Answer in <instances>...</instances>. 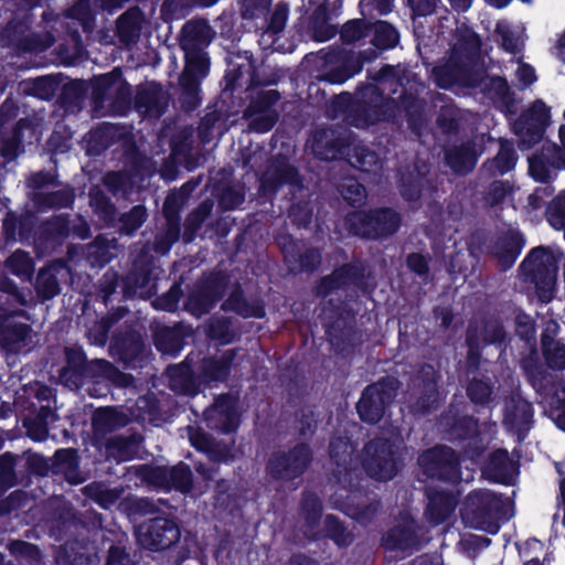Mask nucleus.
Listing matches in <instances>:
<instances>
[{"instance_id":"9","label":"nucleus","mask_w":565,"mask_h":565,"mask_svg":"<svg viewBox=\"0 0 565 565\" xmlns=\"http://www.w3.org/2000/svg\"><path fill=\"white\" fill-rule=\"evenodd\" d=\"M418 462L424 472L431 478L457 481L459 476L458 458L452 449L441 446L422 454Z\"/></svg>"},{"instance_id":"19","label":"nucleus","mask_w":565,"mask_h":565,"mask_svg":"<svg viewBox=\"0 0 565 565\" xmlns=\"http://www.w3.org/2000/svg\"><path fill=\"white\" fill-rule=\"evenodd\" d=\"M384 544L390 550L408 551L417 545V535L413 522L407 523L404 527H395L391 530L384 537Z\"/></svg>"},{"instance_id":"2","label":"nucleus","mask_w":565,"mask_h":565,"mask_svg":"<svg viewBox=\"0 0 565 565\" xmlns=\"http://www.w3.org/2000/svg\"><path fill=\"white\" fill-rule=\"evenodd\" d=\"M520 269L524 281L535 286L540 300L542 302L551 301L557 273V263L554 255L544 247H536L522 262Z\"/></svg>"},{"instance_id":"10","label":"nucleus","mask_w":565,"mask_h":565,"mask_svg":"<svg viewBox=\"0 0 565 565\" xmlns=\"http://www.w3.org/2000/svg\"><path fill=\"white\" fill-rule=\"evenodd\" d=\"M311 454L306 445H299L289 452L275 455L268 463L269 473L276 479L291 480L308 468Z\"/></svg>"},{"instance_id":"39","label":"nucleus","mask_w":565,"mask_h":565,"mask_svg":"<svg viewBox=\"0 0 565 565\" xmlns=\"http://www.w3.org/2000/svg\"><path fill=\"white\" fill-rule=\"evenodd\" d=\"M367 35V29L362 20L347 22L341 30V39L345 43H354Z\"/></svg>"},{"instance_id":"15","label":"nucleus","mask_w":565,"mask_h":565,"mask_svg":"<svg viewBox=\"0 0 565 565\" xmlns=\"http://www.w3.org/2000/svg\"><path fill=\"white\" fill-rule=\"evenodd\" d=\"M478 153L470 142L454 146L448 150L446 160L448 166L459 174L470 172L477 163Z\"/></svg>"},{"instance_id":"45","label":"nucleus","mask_w":565,"mask_h":565,"mask_svg":"<svg viewBox=\"0 0 565 565\" xmlns=\"http://www.w3.org/2000/svg\"><path fill=\"white\" fill-rule=\"evenodd\" d=\"M468 395L475 403H484L491 395V387L481 380L472 381L468 386Z\"/></svg>"},{"instance_id":"63","label":"nucleus","mask_w":565,"mask_h":565,"mask_svg":"<svg viewBox=\"0 0 565 565\" xmlns=\"http://www.w3.org/2000/svg\"><path fill=\"white\" fill-rule=\"evenodd\" d=\"M177 196L174 194L167 196L163 203V214L166 215L168 222H172L177 214Z\"/></svg>"},{"instance_id":"64","label":"nucleus","mask_w":565,"mask_h":565,"mask_svg":"<svg viewBox=\"0 0 565 565\" xmlns=\"http://www.w3.org/2000/svg\"><path fill=\"white\" fill-rule=\"evenodd\" d=\"M557 398L564 404L562 412L557 415L556 424L559 428L565 430V381L561 390L557 392Z\"/></svg>"},{"instance_id":"11","label":"nucleus","mask_w":565,"mask_h":565,"mask_svg":"<svg viewBox=\"0 0 565 565\" xmlns=\"http://www.w3.org/2000/svg\"><path fill=\"white\" fill-rule=\"evenodd\" d=\"M225 280L224 276L215 274L201 282L188 299L186 307L189 311L195 317L207 313L223 295Z\"/></svg>"},{"instance_id":"33","label":"nucleus","mask_w":565,"mask_h":565,"mask_svg":"<svg viewBox=\"0 0 565 565\" xmlns=\"http://www.w3.org/2000/svg\"><path fill=\"white\" fill-rule=\"evenodd\" d=\"M516 333L529 347L532 354H536L535 350V327L534 322L527 315H518L515 320Z\"/></svg>"},{"instance_id":"48","label":"nucleus","mask_w":565,"mask_h":565,"mask_svg":"<svg viewBox=\"0 0 565 565\" xmlns=\"http://www.w3.org/2000/svg\"><path fill=\"white\" fill-rule=\"evenodd\" d=\"M287 18V6L282 3L277 4L270 17L269 29L275 33L280 32L285 28Z\"/></svg>"},{"instance_id":"27","label":"nucleus","mask_w":565,"mask_h":565,"mask_svg":"<svg viewBox=\"0 0 565 565\" xmlns=\"http://www.w3.org/2000/svg\"><path fill=\"white\" fill-rule=\"evenodd\" d=\"M57 468L68 482L77 484L84 481L77 471L78 462L74 450L61 449L55 452Z\"/></svg>"},{"instance_id":"60","label":"nucleus","mask_w":565,"mask_h":565,"mask_svg":"<svg viewBox=\"0 0 565 565\" xmlns=\"http://www.w3.org/2000/svg\"><path fill=\"white\" fill-rule=\"evenodd\" d=\"M127 561L126 553L118 548L111 547L109 550L108 559L106 565H125L124 563Z\"/></svg>"},{"instance_id":"42","label":"nucleus","mask_w":565,"mask_h":565,"mask_svg":"<svg viewBox=\"0 0 565 565\" xmlns=\"http://www.w3.org/2000/svg\"><path fill=\"white\" fill-rule=\"evenodd\" d=\"M495 35L501 39L502 47L510 53H518L520 51V42L513 36L509 25L505 22H498L494 30Z\"/></svg>"},{"instance_id":"16","label":"nucleus","mask_w":565,"mask_h":565,"mask_svg":"<svg viewBox=\"0 0 565 565\" xmlns=\"http://www.w3.org/2000/svg\"><path fill=\"white\" fill-rule=\"evenodd\" d=\"M137 107L150 117H159L167 106V97L157 85L141 89L136 99Z\"/></svg>"},{"instance_id":"1","label":"nucleus","mask_w":565,"mask_h":565,"mask_svg":"<svg viewBox=\"0 0 565 565\" xmlns=\"http://www.w3.org/2000/svg\"><path fill=\"white\" fill-rule=\"evenodd\" d=\"M393 68H383L377 77V84H370L360 95V104L355 107L356 115L350 122L355 127H367L381 120L396 116L399 107L407 111L415 105L407 97H402V84L393 75Z\"/></svg>"},{"instance_id":"5","label":"nucleus","mask_w":565,"mask_h":565,"mask_svg":"<svg viewBox=\"0 0 565 565\" xmlns=\"http://www.w3.org/2000/svg\"><path fill=\"white\" fill-rule=\"evenodd\" d=\"M399 382L394 377H386L365 388L356 408L360 418L366 423H376L384 414L385 406L396 396Z\"/></svg>"},{"instance_id":"54","label":"nucleus","mask_w":565,"mask_h":565,"mask_svg":"<svg viewBox=\"0 0 565 565\" xmlns=\"http://www.w3.org/2000/svg\"><path fill=\"white\" fill-rule=\"evenodd\" d=\"M515 73L523 86H529L536 79L534 68L527 64L519 63Z\"/></svg>"},{"instance_id":"29","label":"nucleus","mask_w":565,"mask_h":565,"mask_svg":"<svg viewBox=\"0 0 565 565\" xmlns=\"http://www.w3.org/2000/svg\"><path fill=\"white\" fill-rule=\"evenodd\" d=\"M35 289L43 300L51 299L60 292L58 280L51 268H44L39 271Z\"/></svg>"},{"instance_id":"21","label":"nucleus","mask_w":565,"mask_h":565,"mask_svg":"<svg viewBox=\"0 0 565 565\" xmlns=\"http://www.w3.org/2000/svg\"><path fill=\"white\" fill-rule=\"evenodd\" d=\"M515 166L514 150L508 143H501L498 154L482 166V172L489 175L504 174Z\"/></svg>"},{"instance_id":"28","label":"nucleus","mask_w":565,"mask_h":565,"mask_svg":"<svg viewBox=\"0 0 565 565\" xmlns=\"http://www.w3.org/2000/svg\"><path fill=\"white\" fill-rule=\"evenodd\" d=\"M542 345L547 365L555 370L565 369V344L552 340L547 334L542 335Z\"/></svg>"},{"instance_id":"24","label":"nucleus","mask_w":565,"mask_h":565,"mask_svg":"<svg viewBox=\"0 0 565 565\" xmlns=\"http://www.w3.org/2000/svg\"><path fill=\"white\" fill-rule=\"evenodd\" d=\"M223 310L234 311L242 317H256L260 318L264 316V309L257 305L248 303L242 296L239 288H235L230 297L222 305Z\"/></svg>"},{"instance_id":"25","label":"nucleus","mask_w":565,"mask_h":565,"mask_svg":"<svg viewBox=\"0 0 565 565\" xmlns=\"http://www.w3.org/2000/svg\"><path fill=\"white\" fill-rule=\"evenodd\" d=\"M212 40V29L202 21H190L183 26V39L191 47L206 46Z\"/></svg>"},{"instance_id":"34","label":"nucleus","mask_w":565,"mask_h":565,"mask_svg":"<svg viewBox=\"0 0 565 565\" xmlns=\"http://www.w3.org/2000/svg\"><path fill=\"white\" fill-rule=\"evenodd\" d=\"M340 191L343 199L351 205H360L366 198L365 189L353 178L345 179Z\"/></svg>"},{"instance_id":"52","label":"nucleus","mask_w":565,"mask_h":565,"mask_svg":"<svg viewBox=\"0 0 565 565\" xmlns=\"http://www.w3.org/2000/svg\"><path fill=\"white\" fill-rule=\"evenodd\" d=\"M554 192V188L550 185L536 188L535 191L529 195L527 202L532 209H540L545 198H548Z\"/></svg>"},{"instance_id":"50","label":"nucleus","mask_w":565,"mask_h":565,"mask_svg":"<svg viewBox=\"0 0 565 565\" xmlns=\"http://www.w3.org/2000/svg\"><path fill=\"white\" fill-rule=\"evenodd\" d=\"M417 15L426 17L435 12L438 0H407Z\"/></svg>"},{"instance_id":"6","label":"nucleus","mask_w":565,"mask_h":565,"mask_svg":"<svg viewBox=\"0 0 565 565\" xmlns=\"http://www.w3.org/2000/svg\"><path fill=\"white\" fill-rule=\"evenodd\" d=\"M469 62L470 57L467 50L462 45H455L448 61L433 70L436 84L441 88H450L454 85H471Z\"/></svg>"},{"instance_id":"57","label":"nucleus","mask_w":565,"mask_h":565,"mask_svg":"<svg viewBox=\"0 0 565 565\" xmlns=\"http://www.w3.org/2000/svg\"><path fill=\"white\" fill-rule=\"evenodd\" d=\"M320 263V254L315 250H308L301 257V267L306 270H313Z\"/></svg>"},{"instance_id":"22","label":"nucleus","mask_w":565,"mask_h":565,"mask_svg":"<svg viewBox=\"0 0 565 565\" xmlns=\"http://www.w3.org/2000/svg\"><path fill=\"white\" fill-rule=\"evenodd\" d=\"M244 117L249 119V129L256 132L270 130L277 120V116L273 110L269 108L259 109L256 103L250 104L246 108Z\"/></svg>"},{"instance_id":"51","label":"nucleus","mask_w":565,"mask_h":565,"mask_svg":"<svg viewBox=\"0 0 565 565\" xmlns=\"http://www.w3.org/2000/svg\"><path fill=\"white\" fill-rule=\"evenodd\" d=\"M504 339V331L502 327L497 322H490L487 323L484 327V338L483 342L489 343H497L501 342Z\"/></svg>"},{"instance_id":"31","label":"nucleus","mask_w":565,"mask_h":565,"mask_svg":"<svg viewBox=\"0 0 565 565\" xmlns=\"http://www.w3.org/2000/svg\"><path fill=\"white\" fill-rule=\"evenodd\" d=\"M7 268L15 276L29 279L33 271L32 259L23 250H15L6 262Z\"/></svg>"},{"instance_id":"23","label":"nucleus","mask_w":565,"mask_h":565,"mask_svg":"<svg viewBox=\"0 0 565 565\" xmlns=\"http://www.w3.org/2000/svg\"><path fill=\"white\" fill-rule=\"evenodd\" d=\"M457 505V499L450 494H436L429 499L427 515L438 524L450 515Z\"/></svg>"},{"instance_id":"38","label":"nucleus","mask_w":565,"mask_h":565,"mask_svg":"<svg viewBox=\"0 0 565 565\" xmlns=\"http://www.w3.org/2000/svg\"><path fill=\"white\" fill-rule=\"evenodd\" d=\"M146 217L147 212L145 207L140 205L132 207L127 214L122 215L121 217V231L125 232L127 235H130L143 224Z\"/></svg>"},{"instance_id":"62","label":"nucleus","mask_w":565,"mask_h":565,"mask_svg":"<svg viewBox=\"0 0 565 565\" xmlns=\"http://www.w3.org/2000/svg\"><path fill=\"white\" fill-rule=\"evenodd\" d=\"M128 446H129L128 441L126 439H124L122 437H114L108 443L109 448L117 447L119 449L118 457L120 460H125L128 458V452H127Z\"/></svg>"},{"instance_id":"7","label":"nucleus","mask_w":565,"mask_h":565,"mask_svg":"<svg viewBox=\"0 0 565 565\" xmlns=\"http://www.w3.org/2000/svg\"><path fill=\"white\" fill-rule=\"evenodd\" d=\"M501 500L489 490L471 492L465 502V516L471 522V526L489 532H495L498 525L488 521L495 513Z\"/></svg>"},{"instance_id":"35","label":"nucleus","mask_w":565,"mask_h":565,"mask_svg":"<svg viewBox=\"0 0 565 565\" xmlns=\"http://www.w3.org/2000/svg\"><path fill=\"white\" fill-rule=\"evenodd\" d=\"M169 477L171 484L175 489L182 492L190 491L192 486V473L186 465L180 463L178 466L172 467L169 470Z\"/></svg>"},{"instance_id":"37","label":"nucleus","mask_w":565,"mask_h":565,"mask_svg":"<svg viewBox=\"0 0 565 565\" xmlns=\"http://www.w3.org/2000/svg\"><path fill=\"white\" fill-rule=\"evenodd\" d=\"M207 333L211 339H215L223 344L231 342L234 338V332L230 328V321L224 318L211 320Z\"/></svg>"},{"instance_id":"40","label":"nucleus","mask_w":565,"mask_h":565,"mask_svg":"<svg viewBox=\"0 0 565 565\" xmlns=\"http://www.w3.org/2000/svg\"><path fill=\"white\" fill-rule=\"evenodd\" d=\"M301 510L308 526L312 529L321 515V504L319 499L315 494H307L303 499Z\"/></svg>"},{"instance_id":"46","label":"nucleus","mask_w":565,"mask_h":565,"mask_svg":"<svg viewBox=\"0 0 565 565\" xmlns=\"http://www.w3.org/2000/svg\"><path fill=\"white\" fill-rule=\"evenodd\" d=\"M353 451V446L347 438H338L330 444V455L332 458L340 461L345 462L347 458L351 456Z\"/></svg>"},{"instance_id":"49","label":"nucleus","mask_w":565,"mask_h":565,"mask_svg":"<svg viewBox=\"0 0 565 565\" xmlns=\"http://www.w3.org/2000/svg\"><path fill=\"white\" fill-rule=\"evenodd\" d=\"M376 511H377V505L376 504H369V505L363 507V508H360V507H355V508L348 507L344 510V513H347L352 519L358 520L359 522L365 523V522H367L371 519V516H373L375 514Z\"/></svg>"},{"instance_id":"13","label":"nucleus","mask_w":565,"mask_h":565,"mask_svg":"<svg viewBox=\"0 0 565 565\" xmlns=\"http://www.w3.org/2000/svg\"><path fill=\"white\" fill-rule=\"evenodd\" d=\"M532 417V406L519 395L512 396L505 403L503 424L509 429L522 430L526 428Z\"/></svg>"},{"instance_id":"20","label":"nucleus","mask_w":565,"mask_h":565,"mask_svg":"<svg viewBox=\"0 0 565 565\" xmlns=\"http://www.w3.org/2000/svg\"><path fill=\"white\" fill-rule=\"evenodd\" d=\"M282 183H298L297 171L288 163H277L263 175L262 184L265 189L275 190Z\"/></svg>"},{"instance_id":"36","label":"nucleus","mask_w":565,"mask_h":565,"mask_svg":"<svg viewBox=\"0 0 565 565\" xmlns=\"http://www.w3.org/2000/svg\"><path fill=\"white\" fill-rule=\"evenodd\" d=\"M324 524L328 535L331 536L339 546H347L352 542L353 537L351 533L347 532L333 515H328L324 520Z\"/></svg>"},{"instance_id":"17","label":"nucleus","mask_w":565,"mask_h":565,"mask_svg":"<svg viewBox=\"0 0 565 565\" xmlns=\"http://www.w3.org/2000/svg\"><path fill=\"white\" fill-rule=\"evenodd\" d=\"M236 351L228 349L220 356L206 359L203 362V376L206 381H223L228 375Z\"/></svg>"},{"instance_id":"12","label":"nucleus","mask_w":565,"mask_h":565,"mask_svg":"<svg viewBox=\"0 0 565 565\" xmlns=\"http://www.w3.org/2000/svg\"><path fill=\"white\" fill-rule=\"evenodd\" d=\"M205 414L210 426L223 433H231L237 427L235 402L231 396H220Z\"/></svg>"},{"instance_id":"61","label":"nucleus","mask_w":565,"mask_h":565,"mask_svg":"<svg viewBox=\"0 0 565 565\" xmlns=\"http://www.w3.org/2000/svg\"><path fill=\"white\" fill-rule=\"evenodd\" d=\"M402 194L407 201H415L420 195V190L418 186V182L416 181V184L409 183L406 184L405 181H403L402 184Z\"/></svg>"},{"instance_id":"8","label":"nucleus","mask_w":565,"mask_h":565,"mask_svg":"<svg viewBox=\"0 0 565 565\" xmlns=\"http://www.w3.org/2000/svg\"><path fill=\"white\" fill-rule=\"evenodd\" d=\"M136 535L141 546L157 551L169 548L177 543L180 539V531L173 521L157 518L140 525Z\"/></svg>"},{"instance_id":"26","label":"nucleus","mask_w":565,"mask_h":565,"mask_svg":"<svg viewBox=\"0 0 565 565\" xmlns=\"http://www.w3.org/2000/svg\"><path fill=\"white\" fill-rule=\"evenodd\" d=\"M29 333V327L23 323L7 322L0 328V343L8 350H19Z\"/></svg>"},{"instance_id":"3","label":"nucleus","mask_w":565,"mask_h":565,"mask_svg":"<svg viewBox=\"0 0 565 565\" xmlns=\"http://www.w3.org/2000/svg\"><path fill=\"white\" fill-rule=\"evenodd\" d=\"M398 445L387 439L377 438L363 449L362 465L366 473L376 480H391L398 470Z\"/></svg>"},{"instance_id":"59","label":"nucleus","mask_w":565,"mask_h":565,"mask_svg":"<svg viewBox=\"0 0 565 565\" xmlns=\"http://www.w3.org/2000/svg\"><path fill=\"white\" fill-rule=\"evenodd\" d=\"M244 201V196L241 193H234L227 191L222 196V204L227 209H234Z\"/></svg>"},{"instance_id":"43","label":"nucleus","mask_w":565,"mask_h":565,"mask_svg":"<svg viewBox=\"0 0 565 565\" xmlns=\"http://www.w3.org/2000/svg\"><path fill=\"white\" fill-rule=\"evenodd\" d=\"M510 192L511 188L507 182L495 181L489 186L484 200L487 204L494 206L503 202Z\"/></svg>"},{"instance_id":"18","label":"nucleus","mask_w":565,"mask_h":565,"mask_svg":"<svg viewBox=\"0 0 565 565\" xmlns=\"http://www.w3.org/2000/svg\"><path fill=\"white\" fill-rule=\"evenodd\" d=\"M188 42H181V47L185 55V70L182 75V84L186 81L188 76L206 74L209 61L206 53L202 47H191Z\"/></svg>"},{"instance_id":"4","label":"nucleus","mask_w":565,"mask_h":565,"mask_svg":"<svg viewBox=\"0 0 565 565\" xmlns=\"http://www.w3.org/2000/svg\"><path fill=\"white\" fill-rule=\"evenodd\" d=\"M345 224L354 235L377 238L396 232L399 226V217L388 209L369 213L358 211L347 216Z\"/></svg>"},{"instance_id":"30","label":"nucleus","mask_w":565,"mask_h":565,"mask_svg":"<svg viewBox=\"0 0 565 565\" xmlns=\"http://www.w3.org/2000/svg\"><path fill=\"white\" fill-rule=\"evenodd\" d=\"M348 154L350 164L362 171H375L379 166L377 156L364 146H355Z\"/></svg>"},{"instance_id":"41","label":"nucleus","mask_w":565,"mask_h":565,"mask_svg":"<svg viewBox=\"0 0 565 565\" xmlns=\"http://www.w3.org/2000/svg\"><path fill=\"white\" fill-rule=\"evenodd\" d=\"M84 491L105 509L113 505L118 499L117 492L103 490L99 484H89L84 488Z\"/></svg>"},{"instance_id":"55","label":"nucleus","mask_w":565,"mask_h":565,"mask_svg":"<svg viewBox=\"0 0 565 565\" xmlns=\"http://www.w3.org/2000/svg\"><path fill=\"white\" fill-rule=\"evenodd\" d=\"M408 267L417 274H425L427 271V260L419 254H411L407 258Z\"/></svg>"},{"instance_id":"14","label":"nucleus","mask_w":565,"mask_h":565,"mask_svg":"<svg viewBox=\"0 0 565 565\" xmlns=\"http://www.w3.org/2000/svg\"><path fill=\"white\" fill-rule=\"evenodd\" d=\"M484 472L495 482L509 483L515 473V466L507 450L498 449L491 454Z\"/></svg>"},{"instance_id":"58","label":"nucleus","mask_w":565,"mask_h":565,"mask_svg":"<svg viewBox=\"0 0 565 565\" xmlns=\"http://www.w3.org/2000/svg\"><path fill=\"white\" fill-rule=\"evenodd\" d=\"M337 34L335 26L331 24H323L315 28V39L319 42H326Z\"/></svg>"},{"instance_id":"56","label":"nucleus","mask_w":565,"mask_h":565,"mask_svg":"<svg viewBox=\"0 0 565 565\" xmlns=\"http://www.w3.org/2000/svg\"><path fill=\"white\" fill-rule=\"evenodd\" d=\"M168 374L171 377V388L183 392L185 386L183 385V382H179L177 377L183 376L185 374V369L183 366H171L168 369Z\"/></svg>"},{"instance_id":"44","label":"nucleus","mask_w":565,"mask_h":565,"mask_svg":"<svg viewBox=\"0 0 565 565\" xmlns=\"http://www.w3.org/2000/svg\"><path fill=\"white\" fill-rule=\"evenodd\" d=\"M117 29L122 42H134L139 36V28L135 23H130L128 14H122L117 22Z\"/></svg>"},{"instance_id":"47","label":"nucleus","mask_w":565,"mask_h":565,"mask_svg":"<svg viewBox=\"0 0 565 565\" xmlns=\"http://www.w3.org/2000/svg\"><path fill=\"white\" fill-rule=\"evenodd\" d=\"M269 0H243L242 1V15L243 18H257L267 11Z\"/></svg>"},{"instance_id":"53","label":"nucleus","mask_w":565,"mask_h":565,"mask_svg":"<svg viewBox=\"0 0 565 565\" xmlns=\"http://www.w3.org/2000/svg\"><path fill=\"white\" fill-rule=\"evenodd\" d=\"M311 147H312V151L315 152V154L322 160H333L344 153V151L342 149H338V148H331L328 150H323L321 140H318L316 138L313 139Z\"/></svg>"},{"instance_id":"32","label":"nucleus","mask_w":565,"mask_h":565,"mask_svg":"<svg viewBox=\"0 0 565 565\" xmlns=\"http://www.w3.org/2000/svg\"><path fill=\"white\" fill-rule=\"evenodd\" d=\"M398 42L397 31L387 22L380 21L374 25L373 44L380 49L394 47Z\"/></svg>"}]
</instances>
